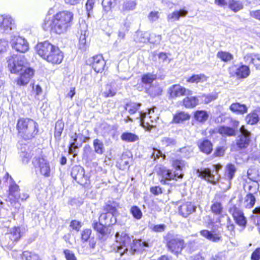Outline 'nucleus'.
<instances>
[{
    "mask_svg": "<svg viewBox=\"0 0 260 260\" xmlns=\"http://www.w3.org/2000/svg\"><path fill=\"white\" fill-rule=\"evenodd\" d=\"M9 70L12 73L20 74L17 80V84L20 86L26 85L34 74V70L26 68L27 61L24 55L13 54L7 60Z\"/></svg>",
    "mask_w": 260,
    "mask_h": 260,
    "instance_id": "f257e3e1",
    "label": "nucleus"
},
{
    "mask_svg": "<svg viewBox=\"0 0 260 260\" xmlns=\"http://www.w3.org/2000/svg\"><path fill=\"white\" fill-rule=\"evenodd\" d=\"M74 14L69 11H62L53 15L51 20V30L58 35L67 31L73 23Z\"/></svg>",
    "mask_w": 260,
    "mask_h": 260,
    "instance_id": "f03ea898",
    "label": "nucleus"
},
{
    "mask_svg": "<svg viewBox=\"0 0 260 260\" xmlns=\"http://www.w3.org/2000/svg\"><path fill=\"white\" fill-rule=\"evenodd\" d=\"M186 165V164L184 160L175 159L173 161L172 165L176 171L173 172L172 170L165 167H160L157 171V174L162 177L160 180L161 183L168 184H169L168 181L182 178L183 174L181 172Z\"/></svg>",
    "mask_w": 260,
    "mask_h": 260,
    "instance_id": "7ed1b4c3",
    "label": "nucleus"
},
{
    "mask_svg": "<svg viewBox=\"0 0 260 260\" xmlns=\"http://www.w3.org/2000/svg\"><path fill=\"white\" fill-rule=\"evenodd\" d=\"M16 127L19 136L24 140L31 139L38 133V124L31 119L20 118Z\"/></svg>",
    "mask_w": 260,
    "mask_h": 260,
    "instance_id": "20e7f679",
    "label": "nucleus"
},
{
    "mask_svg": "<svg viewBox=\"0 0 260 260\" xmlns=\"http://www.w3.org/2000/svg\"><path fill=\"white\" fill-rule=\"evenodd\" d=\"M221 167L222 166L220 164L214 165L212 171L209 168L204 169L199 172V175L205 180L214 184L219 180L217 174Z\"/></svg>",
    "mask_w": 260,
    "mask_h": 260,
    "instance_id": "39448f33",
    "label": "nucleus"
},
{
    "mask_svg": "<svg viewBox=\"0 0 260 260\" xmlns=\"http://www.w3.org/2000/svg\"><path fill=\"white\" fill-rule=\"evenodd\" d=\"M6 181L11 184L9 186V193L8 197V200L12 203L18 201L20 198L21 200H24L28 197L27 194L24 195V197H21L19 194V186L15 183L12 182V178L8 173L6 174Z\"/></svg>",
    "mask_w": 260,
    "mask_h": 260,
    "instance_id": "423d86ee",
    "label": "nucleus"
},
{
    "mask_svg": "<svg viewBox=\"0 0 260 260\" xmlns=\"http://www.w3.org/2000/svg\"><path fill=\"white\" fill-rule=\"evenodd\" d=\"M16 28L15 21L9 15H0V30L5 34H9Z\"/></svg>",
    "mask_w": 260,
    "mask_h": 260,
    "instance_id": "0eeeda50",
    "label": "nucleus"
},
{
    "mask_svg": "<svg viewBox=\"0 0 260 260\" xmlns=\"http://www.w3.org/2000/svg\"><path fill=\"white\" fill-rule=\"evenodd\" d=\"M250 132L242 125L240 128V134L236 139V145L240 149L248 147L250 142Z\"/></svg>",
    "mask_w": 260,
    "mask_h": 260,
    "instance_id": "6e6552de",
    "label": "nucleus"
},
{
    "mask_svg": "<svg viewBox=\"0 0 260 260\" xmlns=\"http://www.w3.org/2000/svg\"><path fill=\"white\" fill-rule=\"evenodd\" d=\"M11 44L14 49L21 53H25L29 49V44L27 40L20 36L12 37Z\"/></svg>",
    "mask_w": 260,
    "mask_h": 260,
    "instance_id": "1a4fd4ad",
    "label": "nucleus"
},
{
    "mask_svg": "<svg viewBox=\"0 0 260 260\" xmlns=\"http://www.w3.org/2000/svg\"><path fill=\"white\" fill-rule=\"evenodd\" d=\"M229 212L232 215L235 222L239 226L245 228L247 224L246 218L242 210L236 205L229 209Z\"/></svg>",
    "mask_w": 260,
    "mask_h": 260,
    "instance_id": "9d476101",
    "label": "nucleus"
},
{
    "mask_svg": "<svg viewBox=\"0 0 260 260\" xmlns=\"http://www.w3.org/2000/svg\"><path fill=\"white\" fill-rule=\"evenodd\" d=\"M167 245L169 250L176 255L180 253L185 246L184 240L177 237L169 240Z\"/></svg>",
    "mask_w": 260,
    "mask_h": 260,
    "instance_id": "9b49d317",
    "label": "nucleus"
},
{
    "mask_svg": "<svg viewBox=\"0 0 260 260\" xmlns=\"http://www.w3.org/2000/svg\"><path fill=\"white\" fill-rule=\"evenodd\" d=\"M71 175L78 183L81 185H85L87 183L88 177L85 175L84 170L80 166H75L73 167Z\"/></svg>",
    "mask_w": 260,
    "mask_h": 260,
    "instance_id": "f8f14e48",
    "label": "nucleus"
},
{
    "mask_svg": "<svg viewBox=\"0 0 260 260\" xmlns=\"http://www.w3.org/2000/svg\"><path fill=\"white\" fill-rule=\"evenodd\" d=\"M87 64L91 66L96 73H101L104 70L106 62L102 55H95L87 60Z\"/></svg>",
    "mask_w": 260,
    "mask_h": 260,
    "instance_id": "ddd939ff",
    "label": "nucleus"
},
{
    "mask_svg": "<svg viewBox=\"0 0 260 260\" xmlns=\"http://www.w3.org/2000/svg\"><path fill=\"white\" fill-rule=\"evenodd\" d=\"M170 97L174 99L183 95H189L192 94V91L179 84H175L171 86L168 90Z\"/></svg>",
    "mask_w": 260,
    "mask_h": 260,
    "instance_id": "4468645a",
    "label": "nucleus"
},
{
    "mask_svg": "<svg viewBox=\"0 0 260 260\" xmlns=\"http://www.w3.org/2000/svg\"><path fill=\"white\" fill-rule=\"evenodd\" d=\"M115 239L116 243H118L117 245L119 250L124 249L123 252H120V255H122L127 250V245L130 242V238L125 233L122 232L120 235L119 233L117 232L115 234Z\"/></svg>",
    "mask_w": 260,
    "mask_h": 260,
    "instance_id": "2eb2a0df",
    "label": "nucleus"
},
{
    "mask_svg": "<svg viewBox=\"0 0 260 260\" xmlns=\"http://www.w3.org/2000/svg\"><path fill=\"white\" fill-rule=\"evenodd\" d=\"M231 74L236 76L238 79H244L247 77L250 73L249 67L246 65L241 64L238 67H232L230 68Z\"/></svg>",
    "mask_w": 260,
    "mask_h": 260,
    "instance_id": "dca6fc26",
    "label": "nucleus"
},
{
    "mask_svg": "<svg viewBox=\"0 0 260 260\" xmlns=\"http://www.w3.org/2000/svg\"><path fill=\"white\" fill-rule=\"evenodd\" d=\"M51 46L50 51V62L52 64H59L63 58V54L59 48L50 43Z\"/></svg>",
    "mask_w": 260,
    "mask_h": 260,
    "instance_id": "f3484780",
    "label": "nucleus"
},
{
    "mask_svg": "<svg viewBox=\"0 0 260 260\" xmlns=\"http://www.w3.org/2000/svg\"><path fill=\"white\" fill-rule=\"evenodd\" d=\"M244 60L249 65L252 64L256 70H260V54L255 53H247L244 56Z\"/></svg>",
    "mask_w": 260,
    "mask_h": 260,
    "instance_id": "a211bd4d",
    "label": "nucleus"
},
{
    "mask_svg": "<svg viewBox=\"0 0 260 260\" xmlns=\"http://www.w3.org/2000/svg\"><path fill=\"white\" fill-rule=\"evenodd\" d=\"M92 226L94 230H95L99 234V238L102 240H105L108 237L110 232L109 229L105 225L97 221H94L92 223Z\"/></svg>",
    "mask_w": 260,
    "mask_h": 260,
    "instance_id": "6ab92c4d",
    "label": "nucleus"
},
{
    "mask_svg": "<svg viewBox=\"0 0 260 260\" xmlns=\"http://www.w3.org/2000/svg\"><path fill=\"white\" fill-rule=\"evenodd\" d=\"M81 241L83 242L89 243V247L92 249L95 248L96 240V239L92 236V231L90 229H85L83 230L81 234Z\"/></svg>",
    "mask_w": 260,
    "mask_h": 260,
    "instance_id": "aec40b11",
    "label": "nucleus"
},
{
    "mask_svg": "<svg viewBox=\"0 0 260 260\" xmlns=\"http://www.w3.org/2000/svg\"><path fill=\"white\" fill-rule=\"evenodd\" d=\"M196 206L191 202H187L180 206L179 213L183 217H187L188 215L196 211Z\"/></svg>",
    "mask_w": 260,
    "mask_h": 260,
    "instance_id": "412c9836",
    "label": "nucleus"
},
{
    "mask_svg": "<svg viewBox=\"0 0 260 260\" xmlns=\"http://www.w3.org/2000/svg\"><path fill=\"white\" fill-rule=\"evenodd\" d=\"M48 47L49 42L48 41L38 43L36 47L38 54L47 61L48 60V59L49 58Z\"/></svg>",
    "mask_w": 260,
    "mask_h": 260,
    "instance_id": "4be33fe9",
    "label": "nucleus"
},
{
    "mask_svg": "<svg viewBox=\"0 0 260 260\" xmlns=\"http://www.w3.org/2000/svg\"><path fill=\"white\" fill-rule=\"evenodd\" d=\"M200 234L213 242H218L221 240V236L218 232L212 233L208 230H203L200 231Z\"/></svg>",
    "mask_w": 260,
    "mask_h": 260,
    "instance_id": "5701e85b",
    "label": "nucleus"
},
{
    "mask_svg": "<svg viewBox=\"0 0 260 260\" xmlns=\"http://www.w3.org/2000/svg\"><path fill=\"white\" fill-rule=\"evenodd\" d=\"M236 172L235 166L232 164H228L225 168L224 179L228 182V184L230 186L231 181L234 178Z\"/></svg>",
    "mask_w": 260,
    "mask_h": 260,
    "instance_id": "b1692460",
    "label": "nucleus"
},
{
    "mask_svg": "<svg viewBox=\"0 0 260 260\" xmlns=\"http://www.w3.org/2000/svg\"><path fill=\"white\" fill-rule=\"evenodd\" d=\"M25 232V229L21 226H15L10 230L9 238L13 241H18Z\"/></svg>",
    "mask_w": 260,
    "mask_h": 260,
    "instance_id": "393cba45",
    "label": "nucleus"
},
{
    "mask_svg": "<svg viewBox=\"0 0 260 260\" xmlns=\"http://www.w3.org/2000/svg\"><path fill=\"white\" fill-rule=\"evenodd\" d=\"M37 161L41 174L45 176H48L49 173V163L47 158L40 157Z\"/></svg>",
    "mask_w": 260,
    "mask_h": 260,
    "instance_id": "a878e982",
    "label": "nucleus"
},
{
    "mask_svg": "<svg viewBox=\"0 0 260 260\" xmlns=\"http://www.w3.org/2000/svg\"><path fill=\"white\" fill-rule=\"evenodd\" d=\"M188 14V11L184 9H180L179 11H175L170 13L167 16L168 21H178L180 17H184Z\"/></svg>",
    "mask_w": 260,
    "mask_h": 260,
    "instance_id": "bb28decb",
    "label": "nucleus"
},
{
    "mask_svg": "<svg viewBox=\"0 0 260 260\" xmlns=\"http://www.w3.org/2000/svg\"><path fill=\"white\" fill-rule=\"evenodd\" d=\"M139 118L141 125L146 130L149 131L153 127L150 126V117L146 112H141L139 113Z\"/></svg>",
    "mask_w": 260,
    "mask_h": 260,
    "instance_id": "cd10ccee",
    "label": "nucleus"
},
{
    "mask_svg": "<svg viewBox=\"0 0 260 260\" xmlns=\"http://www.w3.org/2000/svg\"><path fill=\"white\" fill-rule=\"evenodd\" d=\"M183 105L186 108H193L199 105V100L197 96H187L182 101Z\"/></svg>",
    "mask_w": 260,
    "mask_h": 260,
    "instance_id": "c85d7f7f",
    "label": "nucleus"
},
{
    "mask_svg": "<svg viewBox=\"0 0 260 260\" xmlns=\"http://www.w3.org/2000/svg\"><path fill=\"white\" fill-rule=\"evenodd\" d=\"M209 114L205 110H197L194 112L193 118L196 121L204 123L208 119Z\"/></svg>",
    "mask_w": 260,
    "mask_h": 260,
    "instance_id": "c756f323",
    "label": "nucleus"
},
{
    "mask_svg": "<svg viewBox=\"0 0 260 260\" xmlns=\"http://www.w3.org/2000/svg\"><path fill=\"white\" fill-rule=\"evenodd\" d=\"M230 109L233 112L238 114H243L247 112L246 106L239 103L232 104L230 107Z\"/></svg>",
    "mask_w": 260,
    "mask_h": 260,
    "instance_id": "7c9ffc66",
    "label": "nucleus"
},
{
    "mask_svg": "<svg viewBox=\"0 0 260 260\" xmlns=\"http://www.w3.org/2000/svg\"><path fill=\"white\" fill-rule=\"evenodd\" d=\"M208 77L204 74H194L186 79V82L190 83H203L207 80Z\"/></svg>",
    "mask_w": 260,
    "mask_h": 260,
    "instance_id": "2f4dec72",
    "label": "nucleus"
},
{
    "mask_svg": "<svg viewBox=\"0 0 260 260\" xmlns=\"http://www.w3.org/2000/svg\"><path fill=\"white\" fill-rule=\"evenodd\" d=\"M198 145L200 150L206 154H210L212 150V144L208 140H204L199 142Z\"/></svg>",
    "mask_w": 260,
    "mask_h": 260,
    "instance_id": "473e14b6",
    "label": "nucleus"
},
{
    "mask_svg": "<svg viewBox=\"0 0 260 260\" xmlns=\"http://www.w3.org/2000/svg\"><path fill=\"white\" fill-rule=\"evenodd\" d=\"M137 5V2L134 0H125L123 2L121 6L122 12H127L135 10Z\"/></svg>",
    "mask_w": 260,
    "mask_h": 260,
    "instance_id": "72a5a7b5",
    "label": "nucleus"
},
{
    "mask_svg": "<svg viewBox=\"0 0 260 260\" xmlns=\"http://www.w3.org/2000/svg\"><path fill=\"white\" fill-rule=\"evenodd\" d=\"M156 79V76L154 74L147 73L143 75L141 80L143 84L145 85V88L151 86L152 82Z\"/></svg>",
    "mask_w": 260,
    "mask_h": 260,
    "instance_id": "f704fd0d",
    "label": "nucleus"
},
{
    "mask_svg": "<svg viewBox=\"0 0 260 260\" xmlns=\"http://www.w3.org/2000/svg\"><path fill=\"white\" fill-rule=\"evenodd\" d=\"M149 34L147 32L137 31L135 36L136 42L145 43L149 42Z\"/></svg>",
    "mask_w": 260,
    "mask_h": 260,
    "instance_id": "c9c22d12",
    "label": "nucleus"
},
{
    "mask_svg": "<svg viewBox=\"0 0 260 260\" xmlns=\"http://www.w3.org/2000/svg\"><path fill=\"white\" fill-rule=\"evenodd\" d=\"M190 116L184 112H179L174 115L172 122L179 123L189 119Z\"/></svg>",
    "mask_w": 260,
    "mask_h": 260,
    "instance_id": "e433bc0d",
    "label": "nucleus"
},
{
    "mask_svg": "<svg viewBox=\"0 0 260 260\" xmlns=\"http://www.w3.org/2000/svg\"><path fill=\"white\" fill-rule=\"evenodd\" d=\"M146 92L152 97H155L161 94L162 89L159 85H151L146 87Z\"/></svg>",
    "mask_w": 260,
    "mask_h": 260,
    "instance_id": "4c0bfd02",
    "label": "nucleus"
},
{
    "mask_svg": "<svg viewBox=\"0 0 260 260\" xmlns=\"http://www.w3.org/2000/svg\"><path fill=\"white\" fill-rule=\"evenodd\" d=\"M218 133L223 136H234L236 135L235 129L225 126H221L218 128Z\"/></svg>",
    "mask_w": 260,
    "mask_h": 260,
    "instance_id": "58836bf2",
    "label": "nucleus"
},
{
    "mask_svg": "<svg viewBox=\"0 0 260 260\" xmlns=\"http://www.w3.org/2000/svg\"><path fill=\"white\" fill-rule=\"evenodd\" d=\"M115 214L111 213H102L100 216L101 220H106L105 222L106 224H114L116 222V218L115 216Z\"/></svg>",
    "mask_w": 260,
    "mask_h": 260,
    "instance_id": "ea45409f",
    "label": "nucleus"
},
{
    "mask_svg": "<svg viewBox=\"0 0 260 260\" xmlns=\"http://www.w3.org/2000/svg\"><path fill=\"white\" fill-rule=\"evenodd\" d=\"M255 203V198L252 193H248L245 197L244 204L245 208L248 209L252 208L254 206Z\"/></svg>",
    "mask_w": 260,
    "mask_h": 260,
    "instance_id": "a19ab883",
    "label": "nucleus"
},
{
    "mask_svg": "<svg viewBox=\"0 0 260 260\" xmlns=\"http://www.w3.org/2000/svg\"><path fill=\"white\" fill-rule=\"evenodd\" d=\"M228 5L229 8L235 12H237L243 8V4L239 0H229Z\"/></svg>",
    "mask_w": 260,
    "mask_h": 260,
    "instance_id": "79ce46f5",
    "label": "nucleus"
},
{
    "mask_svg": "<svg viewBox=\"0 0 260 260\" xmlns=\"http://www.w3.org/2000/svg\"><path fill=\"white\" fill-rule=\"evenodd\" d=\"M93 145L94 152L99 154H102L105 151V147L103 142L98 139L93 140Z\"/></svg>",
    "mask_w": 260,
    "mask_h": 260,
    "instance_id": "37998d69",
    "label": "nucleus"
},
{
    "mask_svg": "<svg viewBox=\"0 0 260 260\" xmlns=\"http://www.w3.org/2000/svg\"><path fill=\"white\" fill-rule=\"evenodd\" d=\"M122 140L127 142H134L139 139L137 135L129 132L123 133L121 136Z\"/></svg>",
    "mask_w": 260,
    "mask_h": 260,
    "instance_id": "c03bdc74",
    "label": "nucleus"
},
{
    "mask_svg": "<svg viewBox=\"0 0 260 260\" xmlns=\"http://www.w3.org/2000/svg\"><path fill=\"white\" fill-rule=\"evenodd\" d=\"M160 141L162 145L165 147H173L176 144V139L170 136L161 138Z\"/></svg>",
    "mask_w": 260,
    "mask_h": 260,
    "instance_id": "a18cd8bd",
    "label": "nucleus"
},
{
    "mask_svg": "<svg viewBox=\"0 0 260 260\" xmlns=\"http://www.w3.org/2000/svg\"><path fill=\"white\" fill-rule=\"evenodd\" d=\"M117 203L113 201H108L106 204L104 209L107 211L106 213L116 214Z\"/></svg>",
    "mask_w": 260,
    "mask_h": 260,
    "instance_id": "49530a36",
    "label": "nucleus"
},
{
    "mask_svg": "<svg viewBox=\"0 0 260 260\" xmlns=\"http://www.w3.org/2000/svg\"><path fill=\"white\" fill-rule=\"evenodd\" d=\"M156 108H153L148 110V112H146L147 115H149L150 121V126L154 127L158 118L157 114L155 113V110Z\"/></svg>",
    "mask_w": 260,
    "mask_h": 260,
    "instance_id": "de8ad7c7",
    "label": "nucleus"
},
{
    "mask_svg": "<svg viewBox=\"0 0 260 260\" xmlns=\"http://www.w3.org/2000/svg\"><path fill=\"white\" fill-rule=\"evenodd\" d=\"M64 127V123L61 120H58L55 124L54 136L55 137L59 140L62 132Z\"/></svg>",
    "mask_w": 260,
    "mask_h": 260,
    "instance_id": "09e8293b",
    "label": "nucleus"
},
{
    "mask_svg": "<svg viewBox=\"0 0 260 260\" xmlns=\"http://www.w3.org/2000/svg\"><path fill=\"white\" fill-rule=\"evenodd\" d=\"M259 117L256 112H252L248 114L246 117V121L248 124L253 125L258 121Z\"/></svg>",
    "mask_w": 260,
    "mask_h": 260,
    "instance_id": "8fccbe9b",
    "label": "nucleus"
},
{
    "mask_svg": "<svg viewBox=\"0 0 260 260\" xmlns=\"http://www.w3.org/2000/svg\"><path fill=\"white\" fill-rule=\"evenodd\" d=\"M217 57L224 62L230 61L234 58L233 55L230 53L222 51H219L217 53Z\"/></svg>",
    "mask_w": 260,
    "mask_h": 260,
    "instance_id": "3c124183",
    "label": "nucleus"
},
{
    "mask_svg": "<svg viewBox=\"0 0 260 260\" xmlns=\"http://www.w3.org/2000/svg\"><path fill=\"white\" fill-rule=\"evenodd\" d=\"M211 210L214 214L220 215L222 212L223 207L220 202H215L211 205Z\"/></svg>",
    "mask_w": 260,
    "mask_h": 260,
    "instance_id": "603ef678",
    "label": "nucleus"
},
{
    "mask_svg": "<svg viewBox=\"0 0 260 260\" xmlns=\"http://www.w3.org/2000/svg\"><path fill=\"white\" fill-rule=\"evenodd\" d=\"M141 106L140 103H129L126 105L125 110L131 114L135 113Z\"/></svg>",
    "mask_w": 260,
    "mask_h": 260,
    "instance_id": "864d4df0",
    "label": "nucleus"
},
{
    "mask_svg": "<svg viewBox=\"0 0 260 260\" xmlns=\"http://www.w3.org/2000/svg\"><path fill=\"white\" fill-rule=\"evenodd\" d=\"M130 213L133 215V217L137 220H140L143 216L141 210L137 206H133L131 207Z\"/></svg>",
    "mask_w": 260,
    "mask_h": 260,
    "instance_id": "5fc2aeb1",
    "label": "nucleus"
},
{
    "mask_svg": "<svg viewBox=\"0 0 260 260\" xmlns=\"http://www.w3.org/2000/svg\"><path fill=\"white\" fill-rule=\"evenodd\" d=\"M251 220L257 225H260V207L255 208L251 216Z\"/></svg>",
    "mask_w": 260,
    "mask_h": 260,
    "instance_id": "6e6d98bb",
    "label": "nucleus"
},
{
    "mask_svg": "<svg viewBox=\"0 0 260 260\" xmlns=\"http://www.w3.org/2000/svg\"><path fill=\"white\" fill-rule=\"evenodd\" d=\"M128 158L126 155H122L121 159L117 162V166L121 170H125L129 167Z\"/></svg>",
    "mask_w": 260,
    "mask_h": 260,
    "instance_id": "4d7b16f0",
    "label": "nucleus"
},
{
    "mask_svg": "<svg viewBox=\"0 0 260 260\" xmlns=\"http://www.w3.org/2000/svg\"><path fill=\"white\" fill-rule=\"evenodd\" d=\"M102 4L104 11L109 12L116 5V0H103Z\"/></svg>",
    "mask_w": 260,
    "mask_h": 260,
    "instance_id": "13d9d810",
    "label": "nucleus"
},
{
    "mask_svg": "<svg viewBox=\"0 0 260 260\" xmlns=\"http://www.w3.org/2000/svg\"><path fill=\"white\" fill-rule=\"evenodd\" d=\"M22 256L26 260H42L38 254L28 251H24Z\"/></svg>",
    "mask_w": 260,
    "mask_h": 260,
    "instance_id": "bf43d9fd",
    "label": "nucleus"
},
{
    "mask_svg": "<svg viewBox=\"0 0 260 260\" xmlns=\"http://www.w3.org/2000/svg\"><path fill=\"white\" fill-rule=\"evenodd\" d=\"M86 31L83 33L82 31L79 38V48L82 51H85L86 49Z\"/></svg>",
    "mask_w": 260,
    "mask_h": 260,
    "instance_id": "052dcab7",
    "label": "nucleus"
},
{
    "mask_svg": "<svg viewBox=\"0 0 260 260\" xmlns=\"http://www.w3.org/2000/svg\"><path fill=\"white\" fill-rule=\"evenodd\" d=\"M149 228L154 232L161 233L165 231L166 229V225L164 224L157 225L151 224L149 226Z\"/></svg>",
    "mask_w": 260,
    "mask_h": 260,
    "instance_id": "680f3d73",
    "label": "nucleus"
},
{
    "mask_svg": "<svg viewBox=\"0 0 260 260\" xmlns=\"http://www.w3.org/2000/svg\"><path fill=\"white\" fill-rule=\"evenodd\" d=\"M20 156L22 158V160L23 163L27 164L30 158L31 157V155L29 150L25 151V149L23 150H21L20 152Z\"/></svg>",
    "mask_w": 260,
    "mask_h": 260,
    "instance_id": "e2e57ef3",
    "label": "nucleus"
},
{
    "mask_svg": "<svg viewBox=\"0 0 260 260\" xmlns=\"http://www.w3.org/2000/svg\"><path fill=\"white\" fill-rule=\"evenodd\" d=\"M151 157L153 158L154 160L158 159L160 157H161L162 159L164 160L166 158V155L163 154L160 150L154 148L153 149Z\"/></svg>",
    "mask_w": 260,
    "mask_h": 260,
    "instance_id": "0e129e2a",
    "label": "nucleus"
},
{
    "mask_svg": "<svg viewBox=\"0 0 260 260\" xmlns=\"http://www.w3.org/2000/svg\"><path fill=\"white\" fill-rule=\"evenodd\" d=\"M149 42L151 43L156 44L159 43L161 40V36L159 35H156L155 34L152 33L149 34Z\"/></svg>",
    "mask_w": 260,
    "mask_h": 260,
    "instance_id": "69168bd1",
    "label": "nucleus"
},
{
    "mask_svg": "<svg viewBox=\"0 0 260 260\" xmlns=\"http://www.w3.org/2000/svg\"><path fill=\"white\" fill-rule=\"evenodd\" d=\"M217 98L216 94H209L207 95H203L202 96L203 100L205 104H208L215 100Z\"/></svg>",
    "mask_w": 260,
    "mask_h": 260,
    "instance_id": "338daca9",
    "label": "nucleus"
},
{
    "mask_svg": "<svg viewBox=\"0 0 260 260\" xmlns=\"http://www.w3.org/2000/svg\"><path fill=\"white\" fill-rule=\"evenodd\" d=\"M67 260H77L74 253L69 249H65L63 251Z\"/></svg>",
    "mask_w": 260,
    "mask_h": 260,
    "instance_id": "774afa93",
    "label": "nucleus"
}]
</instances>
